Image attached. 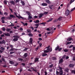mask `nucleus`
I'll return each instance as SVG.
<instances>
[{"label": "nucleus", "instance_id": "58", "mask_svg": "<svg viewBox=\"0 0 75 75\" xmlns=\"http://www.w3.org/2000/svg\"><path fill=\"white\" fill-rule=\"evenodd\" d=\"M18 64L17 63H16V64L14 65V66H15V67H17V65H18Z\"/></svg>", "mask_w": 75, "mask_h": 75}, {"label": "nucleus", "instance_id": "31", "mask_svg": "<svg viewBox=\"0 0 75 75\" xmlns=\"http://www.w3.org/2000/svg\"><path fill=\"white\" fill-rule=\"evenodd\" d=\"M53 20V18H51V19H50L48 21H47V22H50V21H51L52 20Z\"/></svg>", "mask_w": 75, "mask_h": 75}, {"label": "nucleus", "instance_id": "43", "mask_svg": "<svg viewBox=\"0 0 75 75\" xmlns=\"http://www.w3.org/2000/svg\"><path fill=\"white\" fill-rule=\"evenodd\" d=\"M28 25V23H24V24H23L24 26H25L26 25V26H27Z\"/></svg>", "mask_w": 75, "mask_h": 75}, {"label": "nucleus", "instance_id": "50", "mask_svg": "<svg viewBox=\"0 0 75 75\" xmlns=\"http://www.w3.org/2000/svg\"><path fill=\"white\" fill-rule=\"evenodd\" d=\"M75 10V7L71 10V11H70V12H72V11H74V10Z\"/></svg>", "mask_w": 75, "mask_h": 75}, {"label": "nucleus", "instance_id": "30", "mask_svg": "<svg viewBox=\"0 0 75 75\" xmlns=\"http://www.w3.org/2000/svg\"><path fill=\"white\" fill-rule=\"evenodd\" d=\"M44 53H48V52H49V51H48V50H44Z\"/></svg>", "mask_w": 75, "mask_h": 75}, {"label": "nucleus", "instance_id": "63", "mask_svg": "<svg viewBox=\"0 0 75 75\" xmlns=\"http://www.w3.org/2000/svg\"><path fill=\"white\" fill-rule=\"evenodd\" d=\"M62 70H61L59 71V73H63V72H62Z\"/></svg>", "mask_w": 75, "mask_h": 75}, {"label": "nucleus", "instance_id": "20", "mask_svg": "<svg viewBox=\"0 0 75 75\" xmlns=\"http://www.w3.org/2000/svg\"><path fill=\"white\" fill-rule=\"evenodd\" d=\"M54 7V5H50L49 6V7L50 8V9H52L53 8V7Z\"/></svg>", "mask_w": 75, "mask_h": 75}, {"label": "nucleus", "instance_id": "48", "mask_svg": "<svg viewBox=\"0 0 75 75\" xmlns=\"http://www.w3.org/2000/svg\"><path fill=\"white\" fill-rule=\"evenodd\" d=\"M48 13V12H47L45 11V12H44V14H45V15H47V14Z\"/></svg>", "mask_w": 75, "mask_h": 75}, {"label": "nucleus", "instance_id": "8", "mask_svg": "<svg viewBox=\"0 0 75 75\" xmlns=\"http://www.w3.org/2000/svg\"><path fill=\"white\" fill-rule=\"evenodd\" d=\"M45 1L46 3H47V4H51V1H50L49 0H45Z\"/></svg>", "mask_w": 75, "mask_h": 75}, {"label": "nucleus", "instance_id": "4", "mask_svg": "<svg viewBox=\"0 0 75 75\" xmlns=\"http://www.w3.org/2000/svg\"><path fill=\"white\" fill-rule=\"evenodd\" d=\"M16 17H17V18H19V19H20V18H21V19H23V20H26V18H23V17H21V16H18L17 15H16Z\"/></svg>", "mask_w": 75, "mask_h": 75}, {"label": "nucleus", "instance_id": "35", "mask_svg": "<svg viewBox=\"0 0 75 75\" xmlns=\"http://www.w3.org/2000/svg\"><path fill=\"white\" fill-rule=\"evenodd\" d=\"M71 73L72 74H75V70H72L71 71Z\"/></svg>", "mask_w": 75, "mask_h": 75}, {"label": "nucleus", "instance_id": "2", "mask_svg": "<svg viewBox=\"0 0 75 75\" xmlns=\"http://www.w3.org/2000/svg\"><path fill=\"white\" fill-rule=\"evenodd\" d=\"M18 60L19 61H21V62H25L27 61V59L25 58V59L23 60L22 58H18Z\"/></svg>", "mask_w": 75, "mask_h": 75}, {"label": "nucleus", "instance_id": "49", "mask_svg": "<svg viewBox=\"0 0 75 75\" xmlns=\"http://www.w3.org/2000/svg\"><path fill=\"white\" fill-rule=\"evenodd\" d=\"M9 46L11 48H13V46L11 45H9Z\"/></svg>", "mask_w": 75, "mask_h": 75}, {"label": "nucleus", "instance_id": "53", "mask_svg": "<svg viewBox=\"0 0 75 75\" xmlns=\"http://www.w3.org/2000/svg\"><path fill=\"white\" fill-rule=\"evenodd\" d=\"M74 45H71L69 46V48H72V47H73Z\"/></svg>", "mask_w": 75, "mask_h": 75}, {"label": "nucleus", "instance_id": "18", "mask_svg": "<svg viewBox=\"0 0 75 75\" xmlns=\"http://www.w3.org/2000/svg\"><path fill=\"white\" fill-rule=\"evenodd\" d=\"M10 3L13 4V5H15V3H14V2L13 1H11L10 2Z\"/></svg>", "mask_w": 75, "mask_h": 75}, {"label": "nucleus", "instance_id": "21", "mask_svg": "<svg viewBox=\"0 0 75 75\" xmlns=\"http://www.w3.org/2000/svg\"><path fill=\"white\" fill-rule=\"evenodd\" d=\"M46 22H42V23H40V25H41L42 24H43V25L45 26V24H46Z\"/></svg>", "mask_w": 75, "mask_h": 75}, {"label": "nucleus", "instance_id": "60", "mask_svg": "<svg viewBox=\"0 0 75 75\" xmlns=\"http://www.w3.org/2000/svg\"><path fill=\"white\" fill-rule=\"evenodd\" d=\"M21 65H23V66H25V63H22L21 64Z\"/></svg>", "mask_w": 75, "mask_h": 75}, {"label": "nucleus", "instance_id": "11", "mask_svg": "<svg viewBox=\"0 0 75 75\" xmlns=\"http://www.w3.org/2000/svg\"><path fill=\"white\" fill-rule=\"evenodd\" d=\"M47 50L49 51H50V52H51L52 51V47H50L49 49H47Z\"/></svg>", "mask_w": 75, "mask_h": 75}, {"label": "nucleus", "instance_id": "14", "mask_svg": "<svg viewBox=\"0 0 75 75\" xmlns=\"http://www.w3.org/2000/svg\"><path fill=\"white\" fill-rule=\"evenodd\" d=\"M69 67L71 68H72V67H74V64H70L69 65Z\"/></svg>", "mask_w": 75, "mask_h": 75}, {"label": "nucleus", "instance_id": "46", "mask_svg": "<svg viewBox=\"0 0 75 75\" xmlns=\"http://www.w3.org/2000/svg\"><path fill=\"white\" fill-rule=\"evenodd\" d=\"M53 65H54V64H52L49 65V67H50V68H52V67H53Z\"/></svg>", "mask_w": 75, "mask_h": 75}, {"label": "nucleus", "instance_id": "51", "mask_svg": "<svg viewBox=\"0 0 75 75\" xmlns=\"http://www.w3.org/2000/svg\"><path fill=\"white\" fill-rule=\"evenodd\" d=\"M28 18H30V19L32 18V16H31V15H29Z\"/></svg>", "mask_w": 75, "mask_h": 75}, {"label": "nucleus", "instance_id": "27", "mask_svg": "<svg viewBox=\"0 0 75 75\" xmlns=\"http://www.w3.org/2000/svg\"><path fill=\"white\" fill-rule=\"evenodd\" d=\"M64 52H68V50L66 49L64 50Z\"/></svg>", "mask_w": 75, "mask_h": 75}, {"label": "nucleus", "instance_id": "24", "mask_svg": "<svg viewBox=\"0 0 75 75\" xmlns=\"http://www.w3.org/2000/svg\"><path fill=\"white\" fill-rule=\"evenodd\" d=\"M27 31L28 33H31V30L30 29H27Z\"/></svg>", "mask_w": 75, "mask_h": 75}, {"label": "nucleus", "instance_id": "61", "mask_svg": "<svg viewBox=\"0 0 75 75\" xmlns=\"http://www.w3.org/2000/svg\"><path fill=\"white\" fill-rule=\"evenodd\" d=\"M9 9L10 10L11 12V13H13V10L11 9L10 8H9Z\"/></svg>", "mask_w": 75, "mask_h": 75}, {"label": "nucleus", "instance_id": "62", "mask_svg": "<svg viewBox=\"0 0 75 75\" xmlns=\"http://www.w3.org/2000/svg\"><path fill=\"white\" fill-rule=\"evenodd\" d=\"M62 48H59V49H58V51H61V50H62Z\"/></svg>", "mask_w": 75, "mask_h": 75}, {"label": "nucleus", "instance_id": "39", "mask_svg": "<svg viewBox=\"0 0 75 75\" xmlns=\"http://www.w3.org/2000/svg\"><path fill=\"white\" fill-rule=\"evenodd\" d=\"M2 42L3 44H6V41H5V40H3Z\"/></svg>", "mask_w": 75, "mask_h": 75}, {"label": "nucleus", "instance_id": "19", "mask_svg": "<svg viewBox=\"0 0 75 75\" xmlns=\"http://www.w3.org/2000/svg\"><path fill=\"white\" fill-rule=\"evenodd\" d=\"M62 17H60L58 18L57 20L59 21H61L62 20Z\"/></svg>", "mask_w": 75, "mask_h": 75}, {"label": "nucleus", "instance_id": "54", "mask_svg": "<svg viewBox=\"0 0 75 75\" xmlns=\"http://www.w3.org/2000/svg\"><path fill=\"white\" fill-rule=\"evenodd\" d=\"M10 54H14V52H10Z\"/></svg>", "mask_w": 75, "mask_h": 75}, {"label": "nucleus", "instance_id": "23", "mask_svg": "<svg viewBox=\"0 0 75 75\" xmlns=\"http://www.w3.org/2000/svg\"><path fill=\"white\" fill-rule=\"evenodd\" d=\"M9 63L11 64H14V62L13 61L10 60L9 61Z\"/></svg>", "mask_w": 75, "mask_h": 75}, {"label": "nucleus", "instance_id": "5", "mask_svg": "<svg viewBox=\"0 0 75 75\" xmlns=\"http://www.w3.org/2000/svg\"><path fill=\"white\" fill-rule=\"evenodd\" d=\"M63 62H64V60H63V59L61 58L59 60V64H62V63Z\"/></svg>", "mask_w": 75, "mask_h": 75}, {"label": "nucleus", "instance_id": "56", "mask_svg": "<svg viewBox=\"0 0 75 75\" xmlns=\"http://www.w3.org/2000/svg\"><path fill=\"white\" fill-rule=\"evenodd\" d=\"M1 22L2 23H5V22L4 21V19L2 20Z\"/></svg>", "mask_w": 75, "mask_h": 75}, {"label": "nucleus", "instance_id": "44", "mask_svg": "<svg viewBox=\"0 0 75 75\" xmlns=\"http://www.w3.org/2000/svg\"><path fill=\"white\" fill-rule=\"evenodd\" d=\"M4 4L5 5H6V4H7V1H4Z\"/></svg>", "mask_w": 75, "mask_h": 75}, {"label": "nucleus", "instance_id": "42", "mask_svg": "<svg viewBox=\"0 0 75 75\" xmlns=\"http://www.w3.org/2000/svg\"><path fill=\"white\" fill-rule=\"evenodd\" d=\"M59 72H58V71H56V75H59Z\"/></svg>", "mask_w": 75, "mask_h": 75}, {"label": "nucleus", "instance_id": "22", "mask_svg": "<svg viewBox=\"0 0 75 75\" xmlns=\"http://www.w3.org/2000/svg\"><path fill=\"white\" fill-rule=\"evenodd\" d=\"M44 15L42 13H40L39 14V18H41V17H42V16L43 15Z\"/></svg>", "mask_w": 75, "mask_h": 75}, {"label": "nucleus", "instance_id": "3", "mask_svg": "<svg viewBox=\"0 0 75 75\" xmlns=\"http://www.w3.org/2000/svg\"><path fill=\"white\" fill-rule=\"evenodd\" d=\"M69 13H70V11L68 10H67L65 11V15L66 16H68L69 14Z\"/></svg>", "mask_w": 75, "mask_h": 75}, {"label": "nucleus", "instance_id": "47", "mask_svg": "<svg viewBox=\"0 0 75 75\" xmlns=\"http://www.w3.org/2000/svg\"><path fill=\"white\" fill-rule=\"evenodd\" d=\"M9 26L10 27H13V26H14V25L13 24V23H12L11 25H9Z\"/></svg>", "mask_w": 75, "mask_h": 75}, {"label": "nucleus", "instance_id": "37", "mask_svg": "<svg viewBox=\"0 0 75 75\" xmlns=\"http://www.w3.org/2000/svg\"><path fill=\"white\" fill-rule=\"evenodd\" d=\"M10 30H11V29L9 28H8L6 30V31L8 32L10 31Z\"/></svg>", "mask_w": 75, "mask_h": 75}, {"label": "nucleus", "instance_id": "17", "mask_svg": "<svg viewBox=\"0 0 75 75\" xmlns=\"http://www.w3.org/2000/svg\"><path fill=\"white\" fill-rule=\"evenodd\" d=\"M47 54L45 53H42V57H45V56H47Z\"/></svg>", "mask_w": 75, "mask_h": 75}, {"label": "nucleus", "instance_id": "40", "mask_svg": "<svg viewBox=\"0 0 75 75\" xmlns=\"http://www.w3.org/2000/svg\"><path fill=\"white\" fill-rule=\"evenodd\" d=\"M14 49L13 48H11L10 50H9V51H14Z\"/></svg>", "mask_w": 75, "mask_h": 75}, {"label": "nucleus", "instance_id": "64", "mask_svg": "<svg viewBox=\"0 0 75 75\" xmlns=\"http://www.w3.org/2000/svg\"><path fill=\"white\" fill-rule=\"evenodd\" d=\"M73 51L75 50V47H73Z\"/></svg>", "mask_w": 75, "mask_h": 75}, {"label": "nucleus", "instance_id": "25", "mask_svg": "<svg viewBox=\"0 0 75 75\" xmlns=\"http://www.w3.org/2000/svg\"><path fill=\"white\" fill-rule=\"evenodd\" d=\"M28 35H29V36H31V37H33V34H32V33H30L28 34Z\"/></svg>", "mask_w": 75, "mask_h": 75}, {"label": "nucleus", "instance_id": "28", "mask_svg": "<svg viewBox=\"0 0 75 75\" xmlns=\"http://www.w3.org/2000/svg\"><path fill=\"white\" fill-rule=\"evenodd\" d=\"M72 43V42H68L66 43L67 45H68V44H70Z\"/></svg>", "mask_w": 75, "mask_h": 75}, {"label": "nucleus", "instance_id": "41", "mask_svg": "<svg viewBox=\"0 0 75 75\" xmlns=\"http://www.w3.org/2000/svg\"><path fill=\"white\" fill-rule=\"evenodd\" d=\"M2 30L4 31H6V28H4V27H3Z\"/></svg>", "mask_w": 75, "mask_h": 75}, {"label": "nucleus", "instance_id": "12", "mask_svg": "<svg viewBox=\"0 0 75 75\" xmlns=\"http://www.w3.org/2000/svg\"><path fill=\"white\" fill-rule=\"evenodd\" d=\"M21 3L22 4V6H25V4L24 2L23 1H21Z\"/></svg>", "mask_w": 75, "mask_h": 75}, {"label": "nucleus", "instance_id": "57", "mask_svg": "<svg viewBox=\"0 0 75 75\" xmlns=\"http://www.w3.org/2000/svg\"><path fill=\"white\" fill-rule=\"evenodd\" d=\"M38 40L40 41H42V38H39Z\"/></svg>", "mask_w": 75, "mask_h": 75}, {"label": "nucleus", "instance_id": "45", "mask_svg": "<svg viewBox=\"0 0 75 75\" xmlns=\"http://www.w3.org/2000/svg\"><path fill=\"white\" fill-rule=\"evenodd\" d=\"M40 23V21L38 20H37L36 22H35V23Z\"/></svg>", "mask_w": 75, "mask_h": 75}, {"label": "nucleus", "instance_id": "34", "mask_svg": "<svg viewBox=\"0 0 75 75\" xmlns=\"http://www.w3.org/2000/svg\"><path fill=\"white\" fill-rule=\"evenodd\" d=\"M26 13L28 14V16H30V15H31V14H30V13L28 11H26Z\"/></svg>", "mask_w": 75, "mask_h": 75}, {"label": "nucleus", "instance_id": "52", "mask_svg": "<svg viewBox=\"0 0 75 75\" xmlns=\"http://www.w3.org/2000/svg\"><path fill=\"white\" fill-rule=\"evenodd\" d=\"M27 50H28V48H25V49H24L23 51H27Z\"/></svg>", "mask_w": 75, "mask_h": 75}, {"label": "nucleus", "instance_id": "55", "mask_svg": "<svg viewBox=\"0 0 75 75\" xmlns=\"http://www.w3.org/2000/svg\"><path fill=\"white\" fill-rule=\"evenodd\" d=\"M19 30L21 31H23V28H20L19 29Z\"/></svg>", "mask_w": 75, "mask_h": 75}, {"label": "nucleus", "instance_id": "59", "mask_svg": "<svg viewBox=\"0 0 75 75\" xmlns=\"http://www.w3.org/2000/svg\"><path fill=\"white\" fill-rule=\"evenodd\" d=\"M4 15H8V13L7 12H4Z\"/></svg>", "mask_w": 75, "mask_h": 75}, {"label": "nucleus", "instance_id": "6", "mask_svg": "<svg viewBox=\"0 0 75 75\" xmlns=\"http://www.w3.org/2000/svg\"><path fill=\"white\" fill-rule=\"evenodd\" d=\"M72 40V38L70 37L67 39V41H71V40Z\"/></svg>", "mask_w": 75, "mask_h": 75}, {"label": "nucleus", "instance_id": "29", "mask_svg": "<svg viewBox=\"0 0 75 75\" xmlns=\"http://www.w3.org/2000/svg\"><path fill=\"white\" fill-rule=\"evenodd\" d=\"M58 21V19H56L54 20L53 22L54 23H57V21Z\"/></svg>", "mask_w": 75, "mask_h": 75}, {"label": "nucleus", "instance_id": "15", "mask_svg": "<svg viewBox=\"0 0 75 75\" xmlns=\"http://www.w3.org/2000/svg\"><path fill=\"white\" fill-rule=\"evenodd\" d=\"M23 56L25 58H26L27 57H28V54L27 53H25L24 54Z\"/></svg>", "mask_w": 75, "mask_h": 75}, {"label": "nucleus", "instance_id": "38", "mask_svg": "<svg viewBox=\"0 0 75 75\" xmlns=\"http://www.w3.org/2000/svg\"><path fill=\"white\" fill-rule=\"evenodd\" d=\"M52 58V59H53V60L54 61L56 59V57H53Z\"/></svg>", "mask_w": 75, "mask_h": 75}, {"label": "nucleus", "instance_id": "13", "mask_svg": "<svg viewBox=\"0 0 75 75\" xmlns=\"http://www.w3.org/2000/svg\"><path fill=\"white\" fill-rule=\"evenodd\" d=\"M9 17H11V18H16V16H14L13 15L11 14L9 16Z\"/></svg>", "mask_w": 75, "mask_h": 75}, {"label": "nucleus", "instance_id": "9", "mask_svg": "<svg viewBox=\"0 0 75 75\" xmlns=\"http://www.w3.org/2000/svg\"><path fill=\"white\" fill-rule=\"evenodd\" d=\"M29 41L30 44H33V38H30V39Z\"/></svg>", "mask_w": 75, "mask_h": 75}, {"label": "nucleus", "instance_id": "36", "mask_svg": "<svg viewBox=\"0 0 75 75\" xmlns=\"http://www.w3.org/2000/svg\"><path fill=\"white\" fill-rule=\"evenodd\" d=\"M74 1H75V0H71L70 1V4H72L73 2Z\"/></svg>", "mask_w": 75, "mask_h": 75}, {"label": "nucleus", "instance_id": "16", "mask_svg": "<svg viewBox=\"0 0 75 75\" xmlns=\"http://www.w3.org/2000/svg\"><path fill=\"white\" fill-rule=\"evenodd\" d=\"M39 59V58H36L34 60L35 62H37V61H38Z\"/></svg>", "mask_w": 75, "mask_h": 75}, {"label": "nucleus", "instance_id": "33", "mask_svg": "<svg viewBox=\"0 0 75 75\" xmlns=\"http://www.w3.org/2000/svg\"><path fill=\"white\" fill-rule=\"evenodd\" d=\"M1 49L2 51H4V50H5V48L3 47H1Z\"/></svg>", "mask_w": 75, "mask_h": 75}, {"label": "nucleus", "instance_id": "32", "mask_svg": "<svg viewBox=\"0 0 75 75\" xmlns=\"http://www.w3.org/2000/svg\"><path fill=\"white\" fill-rule=\"evenodd\" d=\"M40 25V23H38L35 24V25L37 27H38L39 26V25Z\"/></svg>", "mask_w": 75, "mask_h": 75}, {"label": "nucleus", "instance_id": "26", "mask_svg": "<svg viewBox=\"0 0 75 75\" xmlns=\"http://www.w3.org/2000/svg\"><path fill=\"white\" fill-rule=\"evenodd\" d=\"M59 48V46H57V47H56L55 49V51H57V50H58Z\"/></svg>", "mask_w": 75, "mask_h": 75}, {"label": "nucleus", "instance_id": "10", "mask_svg": "<svg viewBox=\"0 0 75 75\" xmlns=\"http://www.w3.org/2000/svg\"><path fill=\"white\" fill-rule=\"evenodd\" d=\"M48 4L47 3H43L42 4V6H47Z\"/></svg>", "mask_w": 75, "mask_h": 75}, {"label": "nucleus", "instance_id": "7", "mask_svg": "<svg viewBox=\"0 0 75 75\" xmlns=\"http://www.w3.org/2000/svg\"><path fill=\"white\" fill-rule=\"evenodd\" d=\"M4 34L5 35V36H8V37H10V34L8 33H4Z\"/></svg>", "mask_w": 75, "mask_h": 75}, {"label": "nucleus", "instance_id": "1", "mask_svg": "<svg viewBox=\"0 0 75 75\" xmlns=\"http://www.w3.org/2000/svg\"><path fill=\"white\" fill-rule=\"evenodd\" d=\"M13 37L15 38L13 39V41H14L15 42V41H17L18 40V38H19V36L17 35L13 36Z\"/></svg>", "mask_w": 75, "mask_h": 75}]
</instances>
